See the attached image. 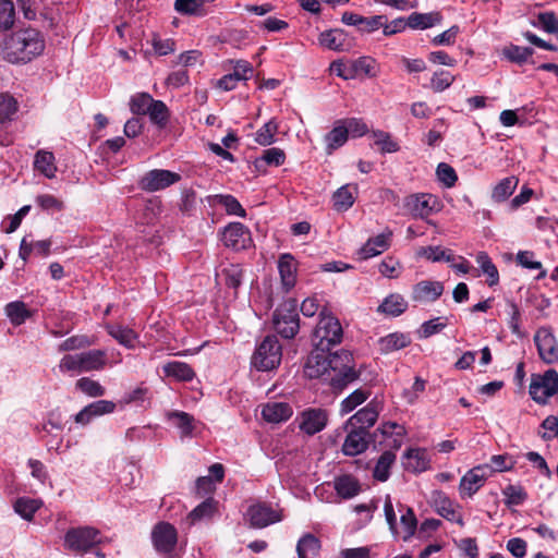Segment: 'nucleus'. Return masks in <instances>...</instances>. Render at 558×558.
Instances as JSON below:
<instances>
[{
	"instance_id": "26",
	"label": "nucleus",
	"mask_w": 558,
	"mask_h": 558,
	"mask_svg": "<svg viewBox=\"0 0 558 558\" xmlns=\"http://www.w3.org/2000/svg\"><path fill=\"white\" fill-rule=\"evenodd\" d=\"M433 504L438 514L449 521H454L460 525H463V519L460 514H457L454 511L453 502L449 499V497L440 492L436 490L433 493Z\"/></svg>"
},
{
	"instance_id": "6",
	"label": "nucleus",
	"mask_w": 558,
	"mask_h": 558,
	"mask_svg": "<svg viewBox=\"0 0 558 558\" xmlns=\"http://www.w3.org/2000/svg\"><path fill=\"white\" fill-rule=\"evenodd\" d=\"M282 357V348L276 336H266L257 345L252 364L258 371H271L276 368Z\"/></svg>"
},
{
	"instance_id": "57",
	"label": "nucleus",
	"mask_w": 558,
	"mask_h": 558,
	"mask_svg": "<svg viewBox=\"0 0 558 558\" xmlns=\"http://www.w3.org/2000/svg\"><path fill=\"white\" fill-rule=\"evenodd\" d=\"M16 110L15 99L12 96L0 94V123L11 120Z\"/></svg>"
},
{
	"instance_id": "18",
	"label": "nucleus",
	"mask_w": 558,
	"mask_h": 558,
	"mask_svg": "<svg viewBox=\"0 0 558 558\" xmlns=\"http://www.w3.org/2000/svg\"><path fill=\"white\" fill-rule=\"evenodd\" d=\"M318 40L323 47L335 51H349L355 45L353 37L340 28L323 32Z\"/></svg>"
},
{
	"instance_id": "2",
	"label": "nucleus",
	"mask_w": 558,
	"mask_h": 558,
	"mask_svg": "<svg viewBox=\"0 0 558 558\" xmlns=\"http://www.w3.org/2000/svg\"><path fill=\"white\" fill-rule=\"evenodd\" d=\"M45 49V40L35 28L20 29L9 35L2 45L4 60L10 63H26Z\"/></svg>"
},
{
	"instance_id": "64",
	"label": "nucleus",
	"mask_w": 558,
	"mask_h": 558,
	"mask_svg": "<svg viewBox=\"0 0 558 558\" xmlns=\"http://www.w3.org/2000/svg\"><path fill=\"white\" fill-rule=\"evenodd\" d=\"M538 23L544 31L550 34L558 32V19L554 12H543L538 14Z\"/></svg>"
},
{
	"instance_id": "20",
	"label": "nucleus",
	"mask_w": 558,
	"mask_h": 558,
	"mask_svg": "<svg viewBox=\"0 0 558 558\" xmlns=\"http://www.w3.org/2000/svg\"><path fill=\"white\" fill-rule=\"evenodd\" d=\"M391 238L392 231L390 229H386L383 233L368 239L357 251L360 259H368L387 251L390 246Z\"/></svg>"
},
{
	"instance_id": "59",
	"label": "nucleus",
	"mask_w": 558,
	"mask_h": 558,
	"mask_svg": "<svg viewBox=\"0 0 558 558\" xmlns=\"http://www.w3.org/2000/svg\"><path fill=\"white\" fill-rule=\"evenodd\" d=\"M534 254L529 251H520L517 254V262L519 265H521L524 268L527 269H541L539 275L537 276V279L544 278L546 276V270L542 269L541 262L533 260Z\"/></svg>"
},
{
	"instance_id": "63",
	"label": "nucleus",
	"mask_w": 558,
	"mask_h": 558,
	"mask_svg": "<svg viewBox=\"0 0 558 558\" xmlns=\"http://www.w3.org/2000/svg\"><path fill=\"white\" fill-rule=\"evenodd\" d=\"M35 202L44 210L61 211L63 209L62 201L51 194H40Z\"/></svg>"
},
{
	"instance_id": "22",
	"label": "nucleus",
	"mask_w": 558,
	"mask_h": 558,
	"mask_svg": "<svg viewBox=\"0 0 558 558\" xmlns=\"http://www.w3.org/2000/svg\"><path fill=\"white\" fill-rule=\"evenodd\" d=\"M247 515L251 525L258 529L265 527L281 520V517L277 511L265 505L251 506L247 510Z\"/></svg>"
},
{
	"instance_id": "43",
	"label": "nucleus",
	"mask_w": 558,
	"mask_h": 558,
	"mask_svg": "<svg viewBox=\"0 0 558 558\" xmlns=\"http://www.w3.org/2000/svg\"><path fill=\"white\" fill-rule=\"evenodd\" d=\"M518 182L519 180L513 175L502 179L493 189L492 198L498 203L506 201L514 192Z\"/></svg>"
},
{
	"instance_id": "48",
	"label": "nucleus",
	"mask_w": 558,
	"mask_h": 558,
	"mask_svg": "<svg viewBox=\"0 0 558 558\" xmlns=\"http://www.w3.org/2000/svg\"><path fill=\"white\" fill-rule=\"evenodd\" d=\"M456 76L446 70H437L434 72L429 88L435 93H441L449 88L454 82Z\"/></svg>"
},
{
	"instance_id": "24",
	"label": "nucleus",
	"mask_w": 558,
	"mask_h": 558,
	"mask_svg": "<svg viewBox=\"0 0 558 558\" xmlns=\"http://www.w3.org/2000/svg\"><path fill=\"white\" fill-rule=\"evenodd\" d=\"M278 270L282 287L286 291L291 290L296 282V262L294 257L289 253L280 255Z\"/></svg>"
},
{
	"instance_id": "12",
	"label": "nucleus",
	"mask_w": 558,
	"mask_h": 558,
	"mask_svg": "<svg viewBox=\"0 0 558 558\" xmlns=\"http://www.w3.org/2000/svg\"><path fill=\"white\" fill-rule=\"evenodd\" d=\"M489 476L488 464L477 465L469 470L459 484V493L462 498H471L485 484Z\"/></svg>"
},
{
	"instance_id": "39",
	"label": "nucleus",
	"mask_w": 558,
	"mask_h": 558,
	"mask_svg": "<svg viewBox=\"0 0 558 558\" xmlns=\"http://www.w3.org/2000/svg\"><path fill=\"white\" fill-rule=\"evenodd\" d=\"M396 460V454L392 451H384L376 462L373 471V476L377 481L385 482L389 478L390 468Z\"/></svg>"
},
{
	"instance_id": "32",
	"label": "nucleus",
	"mask_w": 558,
	"mask_h": 558,
	"mask_svg": "<svg viewBox=\"0 0 558 558\" xmlns=\"http://www.w3.org/2000/svg\"><path fill=\"white\" fill-rule=\"evenodd\" d=\"M411 343L409 335L403 332H392L385 337H381L378 341L379 350L381 353H390L408 347Z\"/></svg>"
},
{
	"instance_id": "55",
	"label": "nucleus",
	"mask_w": 558,
	"mask_h": 558,
	"mask_svg": "<svg viewBox=\"0 0 558 558\" xmlns=\"http://www.w3.org/2000/svg\"><path fill=\"white\" fill-rule=\"evenodd\" d=\"M340 120L345 130H348V136L361 137L368 132V126L362 119L347 118Z\"/></svg>"
},
{
	"instance_id": "21",
	"label": "nucleus",
	"mask_w": 558,
	"mask_h": 558,
	"mask_svg": "<svg viewBox=\"0 0 558 558\" xmlns=\"http://www.w3.org/2000/svg\"><path fill=\"white\" fill-rule=\"evenodd\" d=\"M444 292V284L440 281L422 280L414 284L412 300L415 302H434Z\"/></svg>"
},
{
	"instance_id": "52",
	"label": "nucleus",
	"mask_w": 558,
	"mask_h": 558,
	"mask_svg": "<svg viewBox=\"0 0 558 558\" xmlns=\"http://www.w3.org/2000/svg\"><path fill=\"white\" fill-rule=\"evenodd\" d=\"M147 114L149 116L150 121L159 126H163L169 118V111L165 102L155 99Z\"/></svg>"
},
{
	"instance_id": "46",
	"label": "nucleus",
	"mask_w": 558,
	"mask_h": 558,
	"mask_svg": "<svg viewBox=\"0 0 558 558\" xmlns=\"http://www.w3.org/2000/svg\"><path fill=\"white\" fill-rule=\"evenodd\" d=\"M507 507L520 506L527 499V493L521 485L509 484L502 489Z\"/></svg>"
},
{
	"instance_id": "51",
	"label": "nucleus",
	"mask_w": 558,
	"mask_h": 558,
	"mask_svg": "<svg viewBox=\"0 0 558 558\" xmlns=\"http://www.w3.org/2000/svg\"><path fill=\"white\" fill-rule=\"evenodd\" d=\"M350 69L352 73V78L360 74H365L367 76H375L374 73V63L375 61L369 57H360L355 60L349 62Z\"/></svg>"
},
{
	"instance_id": "36",
	"label": "nucleus",
	"mask_w": 558,
	"mask_h": 558,
	"mask_svg": "<svg viewBox=\"0 0 558 558\" xmlns=\"http://www.w3.org/2000/svg\"><path fill=\"white\" fill-rule=\"evenodd\" d=\"M166 376L173 377L180 381H190L195 376L192 367L184 362L173 361L163 365Z\"/></svg>"
},
{
	"instance_id": "45",
	"label": "nucleus",
	"mask_w": 558,
	"mask_h": 558,
	"mask_svg": "<svg viewBox=\"0 0 558 558\" xmlns=\"http://www.w3.org/2000/svg\"><path fill=\"white\" fill-rule=\"evenodd\" d=\"M278 123L271 119L255 133V142L262 146H269L275 143L278 132Z\"/></svg>"
},
{
	"instance_id": "1",
	"label": "nucleus",
	"mask_w": 558,
	"mask_h": 558,
	"mask_svg": "<svg viewBox=\"0 0 558 558\" xmlns=\"http://www.w3.org/2000/svg\"><path fill=\"white\" fill-rule=\"evenodd\" d=\"M352 363V354L347 350L336 352L329 357L313 353L306 362L305 373L311 378L320 377L330 368L336 373L330 378L332 388L342 390L359 378V374L354 371Z\"/></svg>"
},
{
	"instance_id": "16",
	"label": "nucleus",
	"mask_w": 558,
	"mask_h": 558,
	"mask_svg": "<svg viewBox=\"0 0 558 558\" xmlns=\"http://www.w3.org/2000/svg\"><path fill=\"white\" fill-rule=\"evenodd\" d=\"M116 407V403L110 400L92 402L74 415V422L80 426H87L96 417L114 412Z\"/></svg>"
},
{
	"instance_id": "58",
	"label": "nucleus",
	"mask_w": 558,
	"mask_h": 558,
	"mask_svg": "<svg viewBox=\"0 0 558 558\" xmlns=\"http://www.w3.org/2000/svg\"><path fill=\"white\" fill-rule=\"evenodd\" d=\"M375 145H377L381 153H396L399 150V145L391 136L384 131H374Z\"/></svg>"
},
{
	"instance_id": "5",
	"label": "nucleus",
	"mask_w": 558,
	"mask_h": 558,
	"mask_svg": "<svg viewBox=\"0 0 558 558\" xmlns=\"http://www.w3.org/2000/svg\"><path fill=\"white\" fill-rule=\"evenodd\" d=\"M272 323L276 331L283 338H294L300 329L296 301L291 299L280 304L274 312Z\"/></svg>"
},
{
	"instance_id": "3",
	"label": "nucleus",
	"mask_w": 558,
	"mask_h": 558,
	"mask_svg": "<svg viewBox=\"0 0 558 558\" xmlns=\"http://www.w3.org/2000/svg\"><path fill=\"white\" fill-rule=\"evenodd\" d=\"M343 337L341 324L337 317L323 307L319 312V320L313 333V340L317 350L329 351L339 344Z\"/></svg>"
},
{
	"instance_id": "38",
	"label": "nucleus",
	"mask_w": 558,
	"mask_h": 558,
	"mask_svg": "<svg viewBox=\"0 0 558 558\" xmlns=\"http://www.w3.org/2000/svg\"><path fill=\"white\" fill-rule=\"evenodd\" d=\"M475 259L482 272L487 276L488 286H496L499 282V274L497 267L495 266L488 254L484 251L478 252L476 254Z\"/></svg>"
},
{
	"instance_id": "25",
	"label": "nucleus",
	"mask_w": 558,
	"mask_h": 558,
	"mask_svg": "<svg viewBox=\"0 0 558 558\" xmlns=\"http://www.w3.org/2000/svg\"><path fill=\"white\" fill-rule=\"evenodd\" d=\"M404 468L413 473H421L429 469L430 458L426 449H409L404 456Z\"/></svg>"
},
{
	"instance_id": "27",
	"label": "nucleus",
	"mask_w": 558,
	"mask_h": 558,
	"mask_svg": "<svg viewBox=\"0 0 558 558\" xmlns=\"http://www.w3.org/2000/svg\"><path fill=\"white\" fill-rule=\"evenodd\" d=\"M167 421L180 430L182 438L191 437L195 428L194 417L183 411H170L166 413Z\"/></svg>"
},
{
	"instance_id": "31",
	"label": "nucleus",
	"mask_w": 558,
	"mask_h": 558,
	"mask_svg": "<svg viewBox=\"0 0 558 558\" xmlns=\"http://www.w3.org/2000/svg\"><path fill=\"white\" fill-rule=\"evenodd\" d=\"M348 137V130H345L341 120H337L331 131L325 135L327 154H331L333 150L343 146L347 143Z\"/></svg>"
},
{
	"instance_id": "30",
	"label": "nucleus",
	"mask_w": 558,
	"mask_h": 558,
	"mask_svg": "<svg viewBox=\"0 0 558 558\" xmlns=\"http://www.w3.org/2000/svg\"><path fill=\"white\" fill-rule=\"evenodd\" d=\"M34 169L48 179L54 178L57 166L53 154L44 149L38 150L34 159Z\"/></svg>"
},
{
	"instance_id": "44",
	"label": "nucleus",
	"mask_w": 558,
	"mask_h": 558,
	"mask_svg": "<svg viewBox=\"0 0 558 558\" xmlns=\"http://www.w3.org/2000/svg\"><path fill=\"white\" fill-rule=\"evenodd\" d=\"M108 333L114 338L120 344L126 348H133L137 338L136 333L129 327L121 325L108 326Z\"/></svg>"
},
{
	"instance_id": "62",
	"label": "nucleus",
	"mask_w": 558,
	"mask_h": 558,
	"mask_svg": "<svg viewBox=\"0 0 558 558\" xmlns=\"http://www.w3.org/2000/svg\"><path fill=\"white\" fill-rule=\"evenodd\" d=\"M203 2L201 0H175L174 9L181 14H199L202 12Z\"/></svg>"
},
{
	"instance_id": "4",
	"label": "nucleus",
	"mask_w": 558,
	"mask_h": 558,
	"mask_svg": "<svg viewBox=\"0 0 558 558\" xmlns=\"http://www.w3.org/2000/svg\"><path fill=\"white\" fill-rule=\"evenodd\" d=\"M106 364V353L101 350H90L77 354L64 355L59 364L61 372L87 373L98 371Z\"/></svg>"
},
{
	"instance_id": "49",
	"label": "nucleus",
	"mask_w": 558,
	"mask_h": 558,
	"mask_svg": "<svg viewBox=\"0 0 558 558\" xmlns=\"http://www.w3.org/2000/svg\"><path fill=\"white\" fill-rule=\"evenodd\" d=\"M153 101L154 98L148 93H137L130 100V110L134 114L145 116L149 111Z\"/></svg>"
},
{
	"instance_id": "14",
	"label": "nucleus",
	"mask_w": 558,
	"mask_h": 558,
	"mask_svg": "<svg viewBox=\"0 0 558 558\" xmlns=\"http://www.w3.org/2000/svg\"><path fill=\"white\" fill-rule=\"evenodd\" d=\"M222 242L234 251L246 250L252 245L251 232L243 223L231 222L222 232Z\"/></svg>"
},
{
	"instance_id": "15",
	"label": "nucleus",
	"mask_w": 558,
	"mask_h": 558,
	"mask_svg": "<svg viewBox=\"0 0 558 558\" xmlns=\"http://www.w3.org/2000/svg\"><path fill=\"white\" fill-rule=\"evenodd\" d=\"M299 428L312 436L323 430L328 423V412L319 408H308L298 416Z\"/></svg>"
},
{
	"instance_id": "9",
	"label": "nucleus",
	"mask_w": 558,
	"mask_h": 558,
	"mask_svg": "<svg viewBox=\"0 0 558 558\" xmlns=\"http://www.w3.org/2000/svg\"><path fill=\"white\" fill-rule=\"evenodd\" d=\"M151 542L159 555L170 558L178 543L177 529L165 521L157 523L151 531Z\"/></svg>"
},
{
	"instance_id": "35",
	"label": "nucleus",
	"mask_w": 558,
	"mask_h": 558,
	"mask_svg": "<svg viewBox=\"0 0 558 558\" xmlns=\"http://www.w3.org/2000/svg\"><path fill=\"white\" fill-rule=\"evenodd\" d=\"M441 16L438 12L417 13L414 12L407 19L408 26L413 29H426L440 23Z\"/></svg>"
},
{
	"instance_id": "61",
	"label": "nucleus",
	"mask_w": 558,
	"mask_h": 558,
	"mask_svg": "<svg viewBox=\"0 0 558 558\" xmlns=\"http://www.w3.org/2000/svg\"><path fill=\"white\" fill-rule=\"evenodd\" d=\"M401 525L404 530L403 539H409L415 532L417 520L411 508H407L400 517Z\"/></svg>"
},
{
	"instance_id": "47",
	"label": "nucleus",
	"mask_w": 558,
	"mask_h": 558,
	"mask_svg": "<svg viewBox=\"0 0 558 558\" xmlns=\"http://www.w3.org/2000/svg\"><path fill=\"white\" fill-rule=\"evenodd\" d=\"M216 204H219L225 207L227 214L234 215L239 217H245L246 213L240 202L232 195H222L218 194L213 197Z\"/></svg>"
},
{
	"instance_id": "37",
	"label": "nucleus",
	"mask_w": 558,
	"mask_h": 558,
	"mask_svg": "<svg viewBox=\"0 0 558 558\" xmlns=\"http://www.w3.org/2000/svg\"><path fill=\"white\" fill-rule=\"evenodd\" d=\"M357 192L356 185H343L339 187L332 196L333 206L337 210L349 209L355 201L354 193Z\"/></svg>"
},
{
	"instance_id": "8",
	"label": "nucleus",
	"mask_w": 558,
	"mask_h": 558,
	"mask_svg": "<svg viewBox=\"0 0 558 558\" xmlns=\"http://www.w3.org/2000/svg\"><path fill=\"white\" fill-rule=\"evenodd\" d=\"M531 398L538 404H546L548 398L558 392V373L550 368L537 376L530 384Z\"/></svg>"
},
{
	"instance_id": "11",
	"label": "nucleus",
	"mask_w": 558,
	"mask_h": 558,
	"mask_svg": "<svg viewBox=\"0 0 558 558\" xmlns=\"http://www.w3.org/2000/svg\"><path fill=\"white\" fill-rule=\"evenodd\" d=\"M181 180L177 172L166 169H154L146 172L140 180V186L146 192H157L167 189Z\"/></svg>"
},
{
	"instance_id": "41",
	"label": "nucleus",
	"mask_w": 558,
	"mask_h": 558,
	"mask_svg": "<svg viewBox=\"0 0 558 558\" xmlns=\"http://www.w3.org/2000/svg\"><path fill=\"white\" fill-rule=\"evenodd\" d=\"M5 314L10 322L15 325H22L27 318L31 317V311L22 301L10 302L5 305Z\"/></svg>"
},
{
	"instance_id": "28",
	"label": "nucleus",
	"mask_w": 558,
	"mask_h": 558,
	"mask_svg": "<svg viewBox=\"0 0 558 558\" xmlns=\"http://www.w3.org/2000/svg\"><path fill=\"white\" fill-rule=\"evenodd\" d=\"M408 308V302L401 294L392 293L384 299L377 308L378 313L397 317L403 314Z\"/></svg>"
},
{
	"instance_id": "23",
	"label": "nucleus",
	"mask_w": 558,
	"mask_h": 558,
	"mask_svg": "<svg viewBox=\"0 0 558 558\" xmlns=\"http://www.w3.org/2000/svg\"><path fill=\"white\" fill-rule=\"evenodd\" d=\"M293 414L292 407L288 402H267L262 408V416L268 423L278 424L289 420Z\"/></svg>"
},
{
	"instance_id": "29",
	"label": "nucleus",
	"mask_w": 558,
	"mask_h": 558,
	"mask_svg": "<svg viewBox=\"0 0 558 558\" xmlns=\"http://www.w3.org/2000/svg\"><path fill=\"white\" fill-rule=\"evenodd\" d=\"M333 487L337 494L344 499L353 498L361 490L359 481L354 476L348 474L336 477L333 481Z\"/></svg>"
},
{
	"instance_id": "53",
	"label": "nucleus",
	"mask_w": 558,
	"mask_h": 558,
	"mask_svg": "<svg viewBox=\"0 0 558 558\" xmlns=\"http://www.w3.org/2000/svg\"><path fill=\"white\" fill-rule=\"evenodd\" d=\"M286 160V154L281 148L272 147L265 149L260 158L256 160V167H259L260 162L266 163L267 166H281Z\"/></svg>"
},
{
	"instance_id": "13",
	"label": "nucleus",
	"mask_w": 558,
	"mask_h": 558,
	"mask_svg": "<svg viewBox=\"0 0 558 558\" xmlns=\"http://www.w3.org/2000/svg\"><path fill=\"white\" fill-rule=\"evenodd\" d=\"M404 205L413 217L421 219H426L433 213L439 210V202L437 197L427 193L408 196Z\"/></svg>"
},
{
	"instance_id": "40",
	"label": "nucleus",
	"mask_w": 558,
	"mask_h": 558,
	"mask_svg": "<svg viewBox=\"0 0 558 558\" xmlns=\"http://www.w3.org/2000/svg\"><path fill=\"white\" fill-rule=\"evenodd\" d=\"M43 506L40 499L21 497L14 502V510L24 520L31 521L35 512Z\"/></svg>"
},
{
	"instance_id": "17",
	"label": "nucleus",
	"mask_w": 558,
	"mask_h": 558,
	"mask_svg": "<svg viewBox=\"0 0 558 558\" xmlns=\"http://www.w3.org/2000/svg\"><path fill=\"white\" fill-rule=\"evenodd\" d=\"M380 413V404L376 401H371L363 409L353 414L347 422V427H355L363 432H368L376 423Z\"/></svg>"
},
{
	"instance_id": "50",
	"label": "nucleus",
	"mask_w": 558,
	"mask_h": 558,
	"mask_svg": "<svg viewBox=\"0 0 558 558\" xmlns=\"http://www.w3.org/2000/svg\"><path fill=\"white\" fill-rule=\"evenodd\" d=\"M75 386L83 393L92 398L102 397L106 393V389L98 381L88 377L80 378Z\"/></svg>"
},
{
	"instance_id": "10",
	"label": "nucleus",
	"mask_w": 558,
	"mask_h": 558,
	"mask_svg": "<svg viewBox=\"0 0 558 558\" xmlns=\"http://www.w3.org/2000/svg\"><path fill=\"white\" fill-rule=\"evenodd\" d=\"M539 359L545 364L558 363V341L548 327H541L534 335Z\"/></svg>"
},
{
	"instance_id": "19",
	"label": "nucleus",
	"mask_w": 558,
	"mask_h": 558,
	"mask_svg": "<svg viewBox=\"0 0 558 558\" xmlns=\"http://www.w3.org/2000/svg\"><path fill=\"white\" fill-rule=\"evenodd\" d=\"M348 432L344 442L342 445V452L344 456L354 457L364 452L368 448L369 444V432H363L355 427H347Z\"/></svg>"
},
{
	"instance_id": "7",
	"label": "nucleus",
	"mask_w": 558,
	"mask_h": 558,
	"mask_svg": "<svg viewBox=\"0 0 558 558\" xmlns=\"http://www.w3.org/2000/svg\"><path fill=\"white\" fill-rule=\"evenodd\" d=\"M100 533L90 526L70 529L64 535V547L76 554H84L100 543Z\"/></svg>"
},
{
	"instance_id": "42",
	"label": "nucleus",
	"mask_w": 558,
	"mask_h": 558,
	"mask_svg": "<svg viewBox=\"0 0 558 558\" xmlns=\"http://www.w3.org/2000/svg\"><path fill=\"white\" fill-rule=\"evenodd\" d=\"M369 396L371 392L367 389L360 388L354 390L351 395L342 400L340 404V414L345 415L352 412L355 408L365 402Z\"/></svg>"
},
{
	"instance_id": "34",
	"label": "nucleus",
	"mask_w": 558,
	"mask_h": 558,
	"mask_svg": "<svg viewBox=\"0 0 558 558\" xmlns=\"http://www.w3.org/2000/svg\"><path fill=\"white\" fill-rule=\"evenodd\" d=\"M319 539L310 533L302 536L296 545V553L299 558H316L319 554Z\"/></svg>"
},
{
	"instance_id": "54",
	"label": "nucleus",
	"mask_w": 558,
	"mask_h": 558,
	"mask_svg": "<svg viewBox=\"0 0 558 558\" xmlns=\"http://www.w3.org/2000/svg\"><path fill=\"white\" fill-rule=\"evenodd\" d=\"M222 274L225 276L226 284L229 288L236 290L241 286L243 269L240 265L231 264L222 269Z\"/></svg>"
},
{
	"instance_id": "56",
	"label": "nucleus",
	"mask_w": 558,
	"mask_h": 558,
	"mask_svg": "<svg viewBox=\"0 0 558 558\" xmlns=\"http://www.w3.org/2000/svg\"><path fill=\"white\" fill-rule=\"evenodd\" d=\"M14 4L11 0L0 1V27L9 29L14 24Z\"/></svg>"
},
{
	"instance_id": "60",
	"label": "nucleus",
	"mask_w": 558,
	"mask_h": 558,
	"mask_svg": "<svg viewBox=\"0 0 558 558\" xmlns=\"http://www.w3.org/2000/svg\"><path fill=\"white\" fill-rule=\"evenodd\" d=\"M436 173L438 180L447 187H452L458 180L456 170L450 165L445 162H440L438 165Z\"/></svg>"
},
{
	"instance_id": "33",
	"label": "nucleus",
	"mask_w": 558,
	"mask_h": 558,
	"mask_svg": "<svg viewBox=\"0 0 558 558\" xmlns=\"http://www.w3.org/2000/svg\"><path fill=\"white\" fill-rule=\"evenodd\" d=\"M216 511L217 501L214 498H207L189 513L186 521L190 525H192L196 522L213 518Z\"/></svg>"
}]
</instances>
